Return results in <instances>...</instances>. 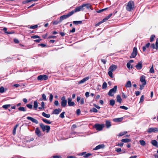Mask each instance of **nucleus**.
Instances as JSON below:
<instances>
[{
  "mask_svg": "<svg viewBox=\"0 0 158 158\" xmlns=\"http://www.w3.org/2000/svg\"><path fill=\"white\" fill-rule=\"evenodd\" d=\"M156 48L157 49L158 48V39H157L156 40Z\"/></svg>",
  "mask_w": 158,
  "mask_h": 158,
  "instance_id": "54",
  "label": "nucleus"
},
{
  "mask_svg": "<svg viewBox=\"0 0 158 158\" xmlns=\"http://www.w3.org/2000/svg\"><path fill=\"white\" fill-rule=\"evenodd\" d=\"M120 108L121 109H122L125 110H127L128 109L127 107L124 106H120Z\"/></svg>",
  "mask_w": 158,
  "mask_h": 158,
  "instance_id": "49",
  "label": "nucleus"
},
{
  "mask_svg": "<svg viewBox=\"0 0 158 158\" xmlns=\"http://www.w3.org/2000/svg\"><path fill=\"white\" fill-rule=\"evenodd\" d=\"M38 27V25H35L34 26H31L29 28L31 29H35Z\"/></svg>",
  "mask_w": 158,
  "mask_h": 158,
  "instance_id": "46",
  "label": "nucleus"
},
{
  "mask_svg": "<svg viewBox=\"0 0 158 158\" xmlns=\"http://www.w3.org/2000/svg\"><path fill=\"white\" fill-rule=\"evenodd\" d=\"M151 47L153 49L156 48V47H155V45L154 44H152L151 45Z\"/></svg>",
  "mask_w": 158,
  "mask_h": 158,
  "instance_id": "63",
  "label": "nucleus"
},
{
  "mask_svg": "<svg viewBox=\"0 0 158 158\" xmlns=\"http://www.w3.org/2000/svg\"><path fill=\"white\" fill-rule=\"evenodd\" d=\"M111 125L110 124V123L109 121H106V126L107 128L109 127Z\"/></svg>",
  "mask_w": 158,
  "mask_h": 158,
  "instance_id": "39",
  "label": "nucleus"
},
{
  "mask_svg": "<svg viewBox=\"0 0 158 158\" xmlns=\"http://www.w3.org/2000/svg\"><path fill=\"white\" fill-rule=\"evenodd\" d=\"M107 9V8H104V9H101V10H99L97 11V12L98 13H101L102 12H103V11H104L105 10H106Z\"/></svg>",
  "mask_w": 158,
  "mask_h": 158,
  "instance_id": "47",
  "label": "nucleus"
},
{
  "mask_svg": "<svg viewBox=\"0 0 158 158\" xmlns=\"http://www.w3.org/2000/svg\"><path fill=\"white\" fill-rule=\"evenodd\" d=\"M155 37V35H151V37H150V42H152L154 39V38Z\"/></svg>",
  "mask_w": 158,
  "mask_h": 158,
  "instance_id": "45",
  "label": "nucleus"
},
{
  "mask_svg": "<svg viewBox=\"0 0 158 158\" xmlns=\"http://www.w3.org/2000/svg\"><path fill=\"white\" fill-rule=\"evenodd\" d=\"M35 133L36 135L38 136V137H40L41 136H42V133L41 132L39 129V128L38 127H36V128L35 131Z\"/></svg>",
  "mask_w": 158,
  "mask_h": 158,
  "instance_id": "11",
  "label": "nucleus"
},
{
  "mask_svg": "<svg viewBox=\"0 0 158 158\" xmlns=\"http://www.w3.org/2000/svg\"><path fill=\"white\" fill-rule=\"evenodd\" d=\"M103 124H96L94 125V127L96 129L99 131H101L104 127Z\"/></svg>",
  "mask_w": 158,
  "mask_h": 158,
  "instance_id": "7",
  "label": "nucleus"
},
{
  "mask_svg": "<svg viewBox=\"0 0 158 158\" xmlns=\"http://www.w3.org/2000/svg\"><path fill=\"white\" fill-rule=\"evenodd\" d=\"M89 79V77H86L84 78H83L82 80L79 81L78 84H82L84 83L86 81H87Z\"/></svg>",
  "mask_w": 158,
  "mask_h": 158,
  "instance_id": "14",
  "label": "nucleus"
},
{
  "mask_svg": "<svg viewBox=\"0 0 158 158\" xmlns=\"http://www.w3.org/2000/svg\"><path fill=\"white\" fill-rule=\"evenodd\" d=\"M18 110L19 111H25L26 110L25 108L24 107H20L19 108Z\"/></svg>",
  "mask_w": 158,
  "mask_h": 158,
  "instance_id": "41",
  "label": "nucleus"
},
{
  "mask_svg": "<svg viewBox=\"0 0 158 158\" xmlns=\"http://www.w3.org/2000/svg\"><path fill=\"white\" fill-rule=\"evenodd\" d=\"M123 119V118H115L113 120L115 122H121L122 120Z\"/></svg>",
  "mask_w": 158,
  "mask_h": 158,
  "instance_id": "25",
  "label": "nucleus"
},
{
  "mask_svg": "<svg viewBox=\"0 0 158 158\" xmlns=\"http://www.w3.org/2000/svg\"><path fill=\"white\" fill-rule=\"evenodd\" d=\"M42 97L44 100H47L46 96L44 94H43L42 95Z\"/></svg>",
  "mask_w": 158,
  "mask_h": 158,
  "instance_id": "52",
  "label": "nucleus"
},
{
  "mask_svg": "<svg viewBox=\"0 0 158 158\" xmlns=\"http://www.w3.org/2000/svg\"><path fill=\"white\" fill-rule=\"evenodd\" d=\"M53 98V96L52 94H50L49 100L50 102H52Z\"/></svg>",
  "mask_w": 158,
  "mask_h": 158,
  "instance_id": "48",
  "label": "nucleus"
},
{
  "mask_svg": "<svg viewBox=\"0 0 158 158\" xmlns=\"http://www.w3.org/2000/svg\"><path fill=\"white\" fill-rule=\"evenodd\" d=\"M117 68V66L114 64H112L109 67L108 69L109 71L108 73L110 77L112 78L113 77L112 72L114 71Z\"/></svg>",
  "mask_w": 158,
  "mask_h": 158,
  "instance_id": "1",
  "label": "nucleus"
},
{
  "mask_svg": "<svg viewBox=\"0 0 158 158\" xmlns=\"http://www.w3.org/2000/svg\"><path fill=\"white\" fill-rule=\"evenodd\" d=\"M42 120L45 123L47 124H51V122L49 121L48 120L44 119V118H42Z\"/></svg>",
  "mask_w": 158,
  "mask_h": 158,
  "instance_id": "31",
  "label": "nucleus"
},
{
  "mask_svg": "<svg viewBox=\"0 0 158 158\" xmlns=\"http://www.w3.org/2000/svg\"><path fill=\"white\" fill-rule=\"evenodd\" d=\"M7 89L6 88L5 89L3 87H1V93H3Z\"/></svg>",
  "mask_w": 158,
  "mask_h": 158,
  "instance_id": "40",
  "label": "nucleus"
},
{
  "mask_svg": "<svg viewBox=\"0 0 158 158\" xmlns=\"http://www.w3.org/2000/svg\"><path fill=\"white\" fill-rule=\"evenodd\" d=\"M72 99L71 98H69L68 99V105L69 106H73L75 105V103L74 102H72Z\"/></svg>",
  "mask_w": 158,
  "mask_h": 158,
  "instance_id": "12",
  "label": "nucleus"
},
{
  "mask_svg": "<svg viewBox=\"0 0 158 158\" xmlns=\"http://www.w3.org/2000/svg\"><path fill=\"white\" fill-rule=\"evenodd\" d=\"M143 100H144V96H143V95H142L140 98V102H143Z\"/></svg>",
  "mask_w": 158,
  "mask_h": 158,
  "instance_id": "56",
  "label": "nucleus"
},
{
  "mask_svg": "<svg viewBox=\"0 0 158 158\" xmlns=\"http://www.w3.org/2000/svg\"><path fill=\"white\" fill-rule=\"evenodd\" d=\"M40 126L43 131H46L47 133L49 131L50 127L49 126H45L43 124L40 123Z\"/></svg>",
  "mask_w": 158,
  "mask_h": 158,
  "instance_id": "3",
  "label": "nucleus"
},
{
  "mask_svg": "<svg viewBox=\"0 0 158 158\" xmlns=\"http://www.w3.org/2000/svg\"><path fill=\"white\" fill-rule=\"evenodd\" d=\"M61 111V110L60 109H55L53 112V114H58Z\"/></svg>",
  "mask_w": 158,
  "mask_h": 158,
  "instance_id": "18",
  "label": "nucleus"
},
{
  "mask_svg": "<svg viewBox=\"0 0 158 158\" xmlns=\"http://www.w3.org/2000/svg\"><path fill=\"white\" fill-rule=\"evenodd\" d=\"M34 107L35 110H36L38 107V102L37 101H35L34 102Z\"/></svg>",
  "mask_w": 158,
  "mask_h": 158,
  "instance_id": "34",
  "label": "nucleus"
},
{
  "mask_svg": "<svg viewBox=\"0 0 158 158\" xmlns=\"http://www.w3.org/2000/svg\"><path fill=\"white\" fill-rule=\"evenodd\" d=\"M11 106L10 104L5 105L2 106V107L5 109H7L8 107H10Z\"/></svg>",
  "mask_w": 158,
  "mask_h": 158,
  "instance_id": "37",
  "label": "nucleus"
},
{
  "mask_svg": "<svg viewBox=\"0 0 158 158\" xmlns=\"http://www.w3.org/2000/svg\"><path fill=\"white\" fill-rule=\"evenodd\" d=\"M53 157V158H61V156H54Z\"/></svg>",
  "mask_w": 158,
  "mask_h": 158,
  "instance_id": "64",
  "label": "nucleus"
},
{
  "mask_svg": "<svg viewBox=\"0 0 158 158\" xmlns=\"http://www.w3.org/2000/svg\"><path fill=\"white\" fill-rule=\"evenodd\" d=\"M107 86V84L106 82H104L102 84V89H106Z\"/></svg>",
  "mask_w": 158,
  "mask_h": 158,
  "instance_id": "35",
  "label": "nucleus"
},
{
  "mask_svg": "<svg viewBox=\"0 0 158 158\" xmlns=\"http://www.w3.org/2000/svg\"><path fill=\"white\" fill-rule=\"evenodd\" d=\"M115 101L114 100L112 99L110 101V104L111 106H113L115 104Z\"/></svg>",
  "mask_w": 158,
  "mask_h": 158,
  "instance_id": "36",
  "label": "nucleus"
},
{
  "mask_svg": "<svg viewBox=\"0 0 158 158\" xmlns=\"http://www.w3.org/2000/svg\"><path fill=\"white\" fill-rule=\"evenodd\" d=\"M27 119L31 121L32 122L36 124H38V122L36 119L32 117H27Z\"/></svg>",
  "mask_w": 158,
  "mask_h": 158,
  "instance_id": "15",
  "label": "nucleus"
},
{
  "mask_svg": "<svg viewBox=\"0 0 158 158\" xmlns=\"http://www.w3.org/2000/svg\"><path fill=\"white\" fill-rule=\"evenodd\" d=\"M117 101V102L121 103L122 100V99L121 98L120 95H118L116 97Z\"/></svg>",
  "mask_w": 158,
  "mask_h": 158,
  "instance_id": "23",
  "label": "nucleus"
},
{
  "mask_svg": "<svg viewBox=\"0 0 158 158\" xmlns=\"http://www.w3.org/2000/svg\"><path fill=\"white\" fill-rule=\"evenodd\" d=\"M142 62L140 61L137 64L135 65V67L137 70H139L142 68Z\"/></svg>",
  "mask_w": 158,
  "mask_h": 158,
  "instance_id": "13",
  "label": "nucleus"
},
{
  "mask_svg": "<svg viewBox=\"0 0 158 158\" xmlns=\"http://www.w3.org/2000/svg\"><path fill=\"white\" fill-rule=\"evenodd\" d=\"M134 3L133 1H130L128 3L126 6V10L129 11H131L134 8Z\"/></svg>",
  "mask_w": 158,
  "mask_h": 158,
  "instance_id": "2",
  "label": "nucleus"
},
{
  "mask_svg": "<svg viewBox=\"0 0 158 158\" xmlns=\"http://www.w3.org/2000/svg\"><path fill=\"white\" fill-rule=\"evenodd\" d=\"M115 151L118 152H119L122 151V150L121 148H115Z\"/></svg>",
  "mask_w": 158,
  "mask_h": 158,
  "instance_id": "50",
  "label": "nucleus"
},
{
  "mask_svg": "<svg viewBox=\"0 0 158 158\" xmlns=\"http://www.w3.org/2000/svg\"><path fill=\"white\" fill-rule=\"evenodd\" d=\"M112 14H110L104 18L103 20L104 22H105L106 20H108L112 15Z\"/></svg>",
  "mask_w": 158,
  "mask_h": 158,
  "instance_id": "30",
  "label": "nucleus"
},
{
  "mask_svg": "<svg viewBox=\"0 0 158 158\" xmlns=\"http://www.w3.org/2000/svg\"><path fill=\"white\" fill-rule=\"evenodd\" d=\"M105 22L103 20H102L100 22H99V23H97V24H96V26H98L100 24L103 23Z\"/></svg>",
  "mask_w": 158,
  "mask_h": 158,
  "instance_id": "53",
  "label": "nucleus"
},
{
  "mask_svg": "<svg viewBox=\"0 0 158 158\" xmlns=\"http://www.w3.org/2000/svg\"><path fill=\"white\" fill-rule=\"evenodd\" d=\"M126 88H131V84L130 81H128L125 85Z\"/></svg>",
  "mask_w": 158,
  "mask_h": 158,
  "instance_id": "17",
  "label": "nucleus"
},
{
  "mask_svg": "<svg viewBox=\"0 0 158 158\" xmlns=\"http://www.w3.org/2000/svg\"><path fill=\"white\" fill-rule=\"evenodd\" d=\"M84 103V99L82 98L80 100V104L81 105H82Z\"/></svg>",
  "mask_w": 158,
  "mask_h": 158,
  "instance_id": "57",
  "label": "nucleus"
},
{
  "mask_svg": "<svg viewBox=\"0 0 158 158\" xmlns=\"http://www.w3.org/2000/svg\"><path fill=\"white\" fill-rule=\"evenodd\" d=\"M140 81L141 82L143 83V85H145L146 84V81L145 79V77L144 76H142L140 78Z\"/></svg>",
  "mask_w": 158,
  "mask_h": 158,
  "instance_id": "16",
  "label": "nucleus"
},
{
  "mask_svg": "<svg viewBox=\"0 0 158 158\" xmlns=\"http://www.w3.org/2000/svg\"><path fill=\"white\" fill-rule=\"evenodd\" d=\"M121 141L122 142L127 143L130 142L131 141V140L129 139H122Z\"/></svg>",
  "mask_w": 158,
  "mask_h": 158,
  "instance_id": "21",
  "label": "nucleus"
},
{
  "mask_svg": "<svg viewBox=\"0 0 158 158\" xmlns=\"http://www.w3.org/2000/svg\"><path fill=\"white\" fill-rule=\"evenodd\" d=\"M54 104L56 106H58L59 105L58 101L57 100L55 101L54 102Z\"/></svg>",
  "mask_w": 158,
  "mask_h": 158,
  "instance_id": "58",
  "label": "nucleus"
},
{
  "mask_svg": "<svg viewBox=\"0 0 158 158\" xmlns=\"http://www.w3.org/2000/svg\"><path fill=\"white\" fill-rule=\"evenodd\" d=\"M90 111L96 113L98 112V110L95 108H93L92 109L90 110Z\"/></svg>",
  "mask_w": 158,
  "mask_h": 158,
  "instance_id": "43",
  "label": "nucleus"
},
{
  "mask_svg": "<svg viewBox=\"0 0 158 158\" xmlns=\"http://www.w3.org/2000/svg\"><path fill=\"white\" fill-rule=\"evenodd\" d=\"M3 30L4 31V32L6 34H12L13 33H14V32H11V31L8 32V31H7V28H6V27H4L3 28Z\"/></svg>",
  "mask_w": 158,
  "mask_h": 158,
  "instance_id": "28",
  "label": "nucleus"
},
{
  "mask_svg": "<svg viewBox=\"0 0 158 158\" xmlns=\"http://www.w3.org/2000/svg\"><path fill=\"white\" fill-rule=\"evenodd\" d=\"M65 114L64 112H62L60 115V117L61 118H64V114Z\"/></svg>",
  "mask_w": 158,
  "mask_h": 158,
  "instance_id": "44",
  "label": "nucleus"
},
{
  "mask_svg": "<svg viewBox=\"0 0 158 158\" xmlns=\"http://www.w3.org/2000/svg\"><path fill=\"white\" fill-rule=\"evenodd\" d=\"M65 97L64 96H63V97H62L61 98V101H67V100L65 99Z\"/></svg>",
  "mask_w": 158,
  "mask_h": 158,
  "instance_id": "60",
  "label": "nucleus"
},
{
  "mask_svg": "<svg viewBox=\"0 0 158 158\" xmlns=\"http://www.w3.org/2000/svg\"><path fill=\"white\" fill-rule=\"evenodd\" d=\"M48 77L46 75H41L37 77V79L39 81L46 80L48 79Z\"/></svg>",
  "mask_w": 158,
  "mask_h": 158,
  "instance_id": "6",
  "label": "nucleus"
},
{
  "mask_svg": "<svg viewBox=\"0 0 158 158\" xmlns=\"http://www.w3.org/2000/svg\"><path fill=\"white\" fill-rule=\"evenodd\" d=\"M67 104V101H61V106L62 107H65L66 106Z\"/></svg>",
  "mask_w": 158,
  "mask_h": 158,
  "instance_id": "19",
  "label": "nucleus"
},
{
  "mask_svg": "<svg viewBox=\"0 0 158 158\" xmlns=\"http://www.w3.org/2000/svg\"><path fill=\"white\" fill-rule=\"evenodd\" d=\"M158 132V128L151 127L148 129L147 130V132L148 133H150L152 132Z\"/></svg>",
  "mask_w": 158,
  "mask_h": 158,
  "instance_id": "9",
  "label": "nucleus"
},
{
  "mask_svg": "<svg viewBox=\"0 0 158 158\" xmlns=\"http://www.w3.org/2000/svg\"><path fill=\"white\" fill-rule=\"evenodd\" d=\"M42 115L43 116L47 118H49L50 116V114H47L44 112H43Z\"/></svg>",
  "mask_w": 158,
  "mask_h": 158,
  "instance_id": "29",
  "label": "nucleus"
},
{
  "mask_svg": "<svg viewBox=\"0 0 158 158\" xmlns=\"http://www.w3.org/2000/svg\"><path fill=\"white\" fill-rule=\"evenodd\" d=\"M127 67L128 69H130V66H131V64L130 63H129V62L127 63Z\"/></svg>",
  "mask_w": 158,
  "mask_h": 158,
  "instance_id": "59",
  "label": "nucleus"
},
{
  "mask_svg": "<svg viewBox=\"0 0 158 158\" xmlns=\"http://www.w3.org/2000/svg\"><path fill=\"white\" fill-rule=\"evenodd\" d=\"M123 143H118L117 145L120 147H122V146H123Z\"/></svg>",
  "mask_w": 158,
  "mask_h": 158,
  "instance_id": "61",
  "label": "nucleus"
},
{
  "mask_svg": "<svg viewBox=\"0 0 158 158\" xmlns=\"http://www.w3.org/2000/svg\"><path fill=\"white\" fill-rule=\"evenodd\" d=\"M149 72L150 73H154V70L153 69V65H152V67L150 68Z\"/></svg>",
  "mask_w": 158,
  "mask_h": 158,
  "instance_id": "42",
  "label": "nucleus"
},
{
  "mask_svg": "<svg viewBox=\"0 0 158 158\" xmlns=\"http://www.w3.org/2000/svg\"><path fill=\"white\" fill-rule=\"evenodd\" d=\"M74 14L73 11H71L67 15H64L60 17V22H61L64 19L68 18L69 16Z\"/></svg>",
  "mask_w": 158,
  "mask_h": 158,
  "instance_id": "4",
  "label": "nucleus"
},
{
  "mask_svg": "<svg viewBox=\"0 0 158 158\" xmlns=\"http://www.w3.org/2000/svg\"><path fill=\"white\" fill-rule=\"evenodd\" d=\"M89 93L88 92H87L85 93V96L86 97H88L89 96Z\"/></svg>",
  "mask_w": 158,
  "mask_h": 158,
  "instance_id": "62",
  "label": "nucleus"
},
{
  "mask_svg": "<svg viewBox=\"0 0 158 158\" xmlns=\"http://www.w3.org/2000/svg\"><path fill=\"white\" fill-rule=\"evenodd\" d=\"M151 143L153 145L156 147H157V142L156 140H153L151 141Z\"/></svg>",
  "mask_w": 158,
  "mask_h": 158,
  "instance_id": "24",
  "label": "nucleus"
},
{
  "mask_svg": "<svg viewBox=\"0 0 158 158\" xmlns=\"http://www.w3.org/2000/svg\"><path fill=\"white\" fill-rule=\"evenodd\" d=\"M82 23V21H73V23L74 24L76 25H77L78 24H81Z\"/></svg>",
  "mask_w": 158,
  "mask_h": 158,
  "instance_id": "32",
  "label": "nucleus"
},
{
  "mask_svg": "<svg viewBox=\"0 0 158 158\" xmlns=\"http://www.w3.org/2000/svg\"><path fill=\"white\" fill-rule=\"evenodd\" d=\"M84 10L82 5L80 6L79 7H76L74 10H72L71 11H73L74 14L75 12H76L78 11H79L81 10Z\"/></svg>",
  "mask_w": 158,
  "mask_h": 158,
  "instance_id": "10",
  "label": "nucleus"
},
{
  "mask_svg": "<svg viewBox=\"0 0 158 158\" xmlns=\"http://www.w3.org/2000/svg\"><path fill=\"white\" fill-rule=\"evenodd\" d=\"M26 106L28 108L30 109H31L32 107V105L31 104H27Z\"/></svg>",
  "mask_w": 158,
  "mask_h": 158,
  "instance_id": "55",
  "label": "nucleus"
},
{
  "mask_svg": "<svg viewBox=\"0 0 158 158\" xmlns=\"http://www.w3.org/2000/svg\"><path fill=\"white\" fill-rule=\"evenodd\" d=\"M83 8L84 7H85L87 9L90 8L91 5L89 4H85L82 5Z\"/></svg>",
  "mask_w": 158,
  "mask_h": 158,
  "instance_id": "26",
  "label": "nucleus"
},
{
  "mask_svg": "<svg viewBox=\"0 0 158 158\" xmlns=\"http://www.w3.org/2000/svg\"><path fill=\"white\" fill-rule=\"evenodd\" d=\"M85 153L84 152H83L81 153V155H84V157L85 158H88L89 156L91 155V154L90 153H88L87 154H86L85 155H84Z\"/></svg>",
  "mask_w": 158,
  "mask_h": 158,
  "instance_id": "27",
  "label": "nucleus"
},
{
  "mask_svg": "<svg viewBox=\"0 0 158 158\" xmlns=\"http://www.w3.org/2000/svg\"><path fill=\"white\" fill-rule=\"evenodd\" d=\"M104 146L103 145H99L97 146L96 147L94 148V150H97L98 149H100L102 148H103Z\"/></svg>",
  "mask_w": 158,
  "mask_h": 158,
  "instance_id": "22",
  "label": "nucleus"
},
{
  "mask_svg": "<svg viewBox=\"0 0 158 158\" xmlns=\"http://www.w3.org/2000/svg\"><path fill=\"white\" fill-rule=\"evenodd\" d=\"M31 38L32 39H36V38H40V37L37 35H35L34 36H32L31 37Z\"/></svg>",
  "mask_w": 158,
  "mask_h": 158,
  "instance_id": "51",
  "label": "nucleus"
},
{
  "mask_svg": "<svg viewBox=\"0 0 158 158\" xmlns=\"http://www.w3.org/2000/svg\"><path fill=\"white\" fill-rule=\"evenodd\" d=\"M139 143L140 144L143 146H144L145 144V141L143 140H141L139 141Z\"/></svg>",
  "mask_w": 158,
  "mask_h": 158,
  "instance_id": "38",
  "label": "nucleus"
},
{
  "mask_svg": "<svg viewBox=\"0 0 158 158\" xmlns=\"http://www.w3.org/2000/svg\"><path fill=\"white\" fill-rule=\"evenodd\" d=\"M117 89V86H115L114 88L110 90L108 95L110 96H113L114 94L116 92Z\"/></svg>",
  "mask_w": 158,
  "mask_h": 158,
  "instance_id": "5",
  "label": "nucleus"
},
{
  "mask_svg": "<svg viewBox=\"0 0 158 158\" xmlns=\"http://www.w3.org/2000/svg\"><path fill=\"white\" fill-rule=\"evenodd\" d=\"M19 126V124H17L14 127L13 131V134L14 135H15L16 134V131L17 127Z\"/></svg>",
  "mask_w": 158,
  "mask_h": 158,
  "instance_id": "20",
  "label": "nucleus"
},
{
  "mask_svg": "<svg viewBox=\"0 0 158 158\" xmlns=\"http://www.w3.org/2000/svg\"><path fill=\"white\" fill-rule=\"evenodd\" d=\"M127 133V132L126 131H124L123 132H120L118 135V136H123V135H124L126 134Z\"/></svg>",
  "mask_w": 158,
  "mask_h": 158,
  "instance_id": "33",
  "label": "nucleus"
},
{
  "mask_svg": "<svg viewBox=\"0 0 158 158\" xmlns=\"http://www.w3.org/2000/svg\"><path fill=\"white\" fill-rule=\"evenodd\" d=\"M137 48L136 47H134L133 48V52L130 56V58H134L137 55Z\"/></svg>",
  "mask_w": 158,
  "mask_h": 158,
  "instance_id": "8",
  "label": "nucleus"
}]
</instances>
